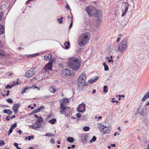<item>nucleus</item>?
Here are the masks:
<instances>
[{
	"label": "nucleus",
	"mask_w": 149,
	"mask_h": 149,
	"mask_svg": "<svg viewBox=\"0 0 149 149\" xmlns=\"http://www.w3.org/2000/svg\"><path fill=\"white\" fill-rule=\"evenodd\" d=\"M6 57V56L4 53V51L0 49V58H3Z\"/></svg>",
	"instance_id": "obj_20"
},
{
	"label": "nucleus",
	"mask_w": 149,
	"mask_h": 149,
	"mask_svg": "<svg viewBox=\"0 0 149 149\" xmlns=\"http://www.w3.org/2000/svg\"><path fill=\"white\" fill-rule=\"evenodd\" d=\"M35 113H34V111H33L32 112L29 113V115H31Z\"/></svg>",
	"instance_id": "obj_57"
},
{
	"label": "nucleus",
	"mask_w": 149,
	"mask_h": 149,
	"mask_svg": "<svg viewBox=\"0 0 149 149\" xmlns=\"http://www.w3.org/2000/svg\"><path fill=\"white\" fill-rule=\"evenodd\" d=\"M10 117L9 116H7L6 118V120L8 121H9L10 120Z\"/></svg>",
	"instance_id": "obj_49"
},
{
	"label": "nucleus",
	"mask_w": 149,
	"mask_h": 149,
	"mask_svg": "<svg viewBox=\"0 0 149 149\" xmlns=\"http://www.w3.org/2000/svg\"><path fill=\"white\" fill-rule=\"evenodd\" d=\"M16 117V116L15 115H13L10 117L11 119H12L13 118H15Z\"/></svg>",
	"instance_id": "obj_59"
},
{
	"label": "nucleus",
	"mask_w": 149,
	"mask_h": 149,
	"mask_svg": "<svg viewBox=\"0 0 149 149\" xmlns=\"http://www.w3.org/2000/svg\"><path fill=\"white\" fill-rule=\"evenodd\" d=\"M90 38V34L86 32L81 34L77 39L78 45L80 47H83L86 45Z\"/></svg>",
	"instance_id": "obj_1"
},
{
	"label": "nucleus",
	"mask_w": 149,
	"mask_h": 149,
	"mask_svg": "<svg viewBox=\"0 0 149 149\" xmlns=\"http://www.w3.org/2000/svg\"><path fill=\"white\" fill-rule=\"evenodd\" d=\"M32 86L33 87V88H38L36 86V85L35 84L33 85Z\"/></svg>",
	"instance_id": "obj_53"
},
{
	"label": "nucleus",
	"mask_w": 149,
	"mask_h": 149,
	"mask_svg": "<svg viewBox=\"0 0 149 149\" xmlns=\"http://www.w3.org/2000/svg\"><path fill=\"white\" fill-rule=\"evenodd\" d=\"M20 105L19 104H15L12 107V109L14 111L15 113H17L18 111V108L20 107Z\"/></svg>",
	"instance_id": "obj_13"
},
{
	"label": "nucleus",
	"mask_w": 149,
	"mask_h": 149,
	"mask_svg": "<svg viewBox=\"0 0 149 149\" xmlns=\"http://www.w3.org/2000/svg\"><path fill=\"white\" fill-rule=\"evenodd\" d=\"M6 16V14H4L3 12H0V19H5Z\"/></svg>",
	"instance_id": "obj_22"
},
{
	"label": "nucleus",
	"mask_w": 149,
	"mask_h": 149,
	"mask_svg": "<svg viewBox=\"0 0 149 149\" xmlns=\"http://www.w3.org/2000/svg\"><path fill=\"white\" fill-rule=\"evenodd\" d=\"M72 22H73V20H72H72H71V23H70V25L69 26V29L71 28L72 27V24H73Z\"/></svg>",
	"instance_id": "obj_44"
},
{
	"label": "nucleus",
	"mask_w": 149,
	"mask_h": 149,
	"mask_svg": "<svg viewBox=\"0 0 149 149\" xmlns=\"http://www.w3.org/2000/svg\"><path fill=\"white\" fill-rule=\"evenodd\" d=\"M41 124L38 123V125H37V127H38V128H41V127H43L41 125Z\"/></svg>",
	"instance_id": "obj_45"
},
{
	"label": "nucleus",
	"mask_w": 149,
	"mask_h": 149,
	"mask_svg": "<svg viewBox=\"0 0 149 149\" xmlns=\"http://www.w3.org/2000/svg\"><path fill=\"white\" fill-rule=\"evenodd\" d=\"M28 88H29L27 87H25L21 92V93L23 94L26 93V91L27 90Z\"/></svg>",
	"instance_id": "obj_36"
},
{
	"label": "nucleus",
	"mask_w": 149,
	"mask_h": 149,
	"mask_svg": "<svg viewBox=\"0 0 149 149\" xmlns=\"http://www.w3.org/2000/svg\"><path fill=\"white\" fill-rule=\"evenodd\" d=\"M85 10L90 17L94 16L95 17L98 18V19L100 18L102 14L100 10H96L95 8L91 6L86 7Z\"/></svg>",
	"instance_id": "obj_2"
},
{
	"label": "nucleus",
	"mask_w": 149,
	"mask_h": 149,
	"mask_svg": "<svg viewBox=\"0 0 149 149\" xmlns=\"http://www.w3.org/2000/svg\"><path fill=\"white\" fill-rule=\"evenodd\" d=\"M65 109H62L61 110H60V112L62 114H65L66 112H65Z\"/></svg>",
	"instance_id": "obj_43"
},
{
	"label": "nucleus",
	"mask_w": 149,
	"mask_h": 149,
	"mask_svg": "<svg viewBox=\"0 0 149 149\" xmlns=\"http://www.w3.org/2000/svg\"><path fill=\"white\" fill-rule=\"evenodd\" d=\"M103 65L104 67V70L105 71H108L109 70L108 66L105 63H103Z\"/></svg>",
	"instance_id": "obj_29"
},
{
	"label": "nucleus",
	"mask_w": 149,
	"mask_h": 149,
	"mask_svg": "<svg viewBox=\"0 0 149 149\" xmlns=\"http://www.w3.org/2000/svg\"><path fill=\"white\" fill-rule=\"evenodd\" d=\"M43 121L42 118L41 116H39L37 120L35 121V124L36 125H38V123L42 124Z\"/></svg>",
	"instance_id": "obj_16"
},
{
	"label": "nucleus",
	"mask_w": 149,
	"mask_h": 149,
	"mask_svg": "<svg viewBox=\"0 0 149 149\" xmlns=\"http://www.w3.org/2000/svg\"><path fill=\"white\" fill-rule=\"evenodd\" d=\"M33 111H34V113H38V110H37V109H35Z\"/></svg>",
	"instance_id": "obj_60"
},
{
	"label": "nucleus",
	"mask_w": 149,
	"mask_h": 149,
	"mask_svg": "<svg viewBox=\"0 0 149 149\" xmlns=\"http://www.w3.org/2000/svg\"><path fill=\"white\" fill-rule=\"evenodd\" d=\"M17 132H18L19 133V134H21V133H22V132L21 130H19L18 131H17Z\"/></svg>",
	"instance_id": "obj_55"
},
{
	"label": "nucleus",
	"mask_w": 149,
	"mask_h": 149,
	"mask_svg": "<svg viewBox=\"0 0 149 149\" xmlns=\"http://www.w3.org/2000/svg\"><path fill=\"white\" fill-rule=\"evenodd\" d=\"M52 54H47L44 57V59L47 61H49L50 59H52Z\"/></svg>",
	"instance_id": "obj_17"
},
{
	"label": "nucleus",
	"mask_w": 149,
	"mask_h": 149,
	"mask_svg": "<svg viewBox=\"0 0 149 149\" xmlns=\"http://www.w3.org/2000/svg\"><path fill=\"white\" fill-rule=\"evenodd\" d=\"M7 102L10 103H12L13 102V100L9 98L7 100Z\"/></svg>",
	"instance_id": "obj_38"
},
{
	"label": "nucleus",
	"mask_w": 149,
	"mask_h": 149,
	"mask_svg": "<svg viewBox=\"0 0 149 149\" xmlns=\"http://www.w3.org/2000/svg\"><path fill=\"white\" fill-rule=\"evenodd\" d=\"M80 61L78 58H70L68 62L70 67L74 70H78L80 66Z\"/></svg>",
	"instance_id": "obj_3"
},
{
	"label": "nucleus",
	"mask_w": 149,
	"mask_h": 149,
	"mask_svg": "<svg viewBox=\"0 0 149 149\" xmlns=\"http://www.w3.org/2000/svg\"><path fill=\"white\" fill-rule=\"evenodd\" d=\"M65 8L67 10H69V9L70 8V6L68 4L66 5L65 6Z\"/></svg>",
	"instance_id": "obj_48"
},
{
	"label": "nucleus",
	"mask_w": 149,
	"mask_h": 149,
	"mask_svg": "<svg viewBox=\"0 0 149 149\" xmlns=\"http://www.w3.org/2000/svg\"><path fill=\"white\" fill-rule=\"evenodd\" d=\"M28 107L29 108H31V109H34V107H31V106H30V105H29V106H28Z\"/></svg>",
	"instance_id": "obj_54"
},
{
	"label": "nucleus",
	"mask_w": 149,
	"mask_h": 149,
	"mask_svg": "<svg viewBox=\"0 0 149 149\" xmlns=\"http://www.w3.org/2000/svg\"><path fill=\"white\" fill-rule=\"evenodd\" d=\"M34 116L37 119H38L39 118V116H38L36 114H35L34 115Z\"/></svg>",
	"instance_id": "obj_64"
},
{
	"label": "nucleus",
	"mask_w": 149,
	"mask_h": 149,
	"mask_svg": "<svg viewBox=\"0 0 149 149\" xmlns=\"http://www.w3.org/2000/svg\"><path fill=\"white\" fill-rule=\"evenodd\" d=\"M98 76H95L93 78L90 79L88 81V82L89 84H93L98 79Z\"/></svg>",
	"instance_id": "obj_15"
},
{
	"label": "nucleus",
	"mask_w": 149,
	"mask_h": 149,
	"mask_svg": "<svg viewBox=\"0 0 149 149\" xmlns=\"http://www.w3.org/2000/svg\"><path fill=\"white\" fill-rule=\"evenodd\" d=\"M127 41L125 38L123 39L120 43L118 50L120 52H122L125 51L127 48Z\"/></svg>",
	"instance_id": "obj_5"
},
{
	"label": "nucleus",
	"mask_w": 149,
	"mask_h": 149,
	"mask_svg": "<svg viewBox=\"0 0 149 149\" xmlns=\"http://www.w3.org/2000/svg\"><path fill=\"white\" fill-rule=\"evenodd\" d=\"M120 40V38H118L116 40V41L117 42H118Z\"/></svg>",
	"instance_id": "obj_62"
},
{
	"label": "nucleus",
	"mask_w": 149,
	"mask_h": 149,
	"mask_svg": "<svg viewBox=\"0 0 149 149\" xmlns=\"http://www.w3.org/2000/svg\"><path fill=\"white\" fill-rule=\"evenodd\" d=\"M14 145L16 147V148H17V147H18V144L17 143H15L14 144Z\"/></svg>",
	"instance_id": "obj_50"
},
{
	"label": "nucleus",
	"mask_w": 149,
	"mask_h": 149,
	"mask_svg": "<svg viewBox=\"0 0 149 149\" xmlns=\"http://www.w3.org/2000/svg\"><path fill=\"white\" fill-rule=\"evenodd\" d=\"M15 81H13V84H13H11V85H7L6 86L5 88L7 89H10L11 88H12L15 85Z\"/></svg>",
	"instance_id": "obj_27"
},
{
	"label": "nucleus",
	"mask_w": 149,
	"mask_h": 149,
	"mask_svg": "<svg viewBox=\"0 0 149 149\" xmlns=\"http://www.w3.org/2000/svg\"><path fill=\"white\" fill-rule=\"evenodd\" d=\"M113 59H108V62L110 63L111 62L113 63Z\"/></svg>",
	"instance_id": "obj_51"
},
{
	"label": "nucleus",
	"mask_w": 149,
	"mask_h": 149,
	"mask_svg": "<svg viewBox=\"0 0 149 149\" xmlns=\"http://www.w3.org/2000/svg\"><path fill=\"white\" fill-rule=\"evenodd\" d=\"M13 129L11 128H10V129L9 130V132H8V136H9L10 135V134L13 131Z\"/></svg>",
	"instance_id": "obj_42"
},
{
	"label": "nucleus",
	"mask_w": 149,
	"mask_h": 149,
	"mask_svg": "<svg viewBox=\"0 0 149 149\" xmlns=\"http://www.w3.org/2000/svg\"><path fill=\"white\" fill-rule=\"evenodd\" d=\"M86 79V75L85 73L84 72L82 73L79 77L77 85L78 89L79 91H81L84 89Z\"/></svg>",
	"instance_id": "obj_4"
},
{
	"label": "nucleus",
	"mask_w": 149,
	"mask_h": 149,
	"mask_svg": "<svg viewBox=\"0 0 149 149\" xmlns=\"http://www.w3.org/2000/svg\"><path fill=\"white\" fill-rule=\"evenodd\" d=\"M5 144V142L3 140H0V146H3Z\"/></svg>",
	"instance_id": "obj_40"
},
{
	"label": "nucleus",
	"mask_w": 149,
	"mask_h": 149,
	"mask_svg": "<svg viewBox=\"0 0 149 149\" xmlns=\"http://www.w3.org/2000/svg\"><path fill=\"white\" fill-rule=\"evenodd\" d=\"M34 126L33 125H30L29 126V127L30 128L32 127L33 129H34Z\"/></svg>",
	"instance_id": "obj_63"
},
{
	"label": "nucleus",
	"mask_w": 149,
	"mask_h": 149,
	"mask_svg": "<svg viewBox=\"0 0 149 149\" xmlns=\"http://www.w3.org/2000/svg\"><path fill=\"white\" fill-rule=\"evenodd\" d=\"M82 137L83 138L82 139V141L84 144L86 143H87V141L88 140V136H87L85 134H83L82 136Z\"/></svg>",
	"instance_id": "obj_18"
},
{
	"label": "nucleus",
	"mask_w": 149,
	"mask_h": 149,
	"mask_svg": "<svg viewBox=\"0 0 149 149\" xmlns=\"http://www.w3.org/2000/svg\"><path fill=\"white\" fill-rule=\"evenodd\" d=\"M50 142L51 143L53 144H54L55 142L54 140V139H52L50 141Z\"/></svg>",
	"instance_id": "obj_46"
},
{
	"label": "nucleus",
	"mask_w": 149,
	"mask_h": 149,
	"mask_svg": "<svg viewBox=\"0 0 149 149\" xmlns=\"http://www.w3.org/2000/svg\"><path fill=\"white\" fill-rule=\"evenodd\" d=\"M53 62V60H51L49 62L47 63L45 66V70L47 71L48 70H51L52 68V63Z\"/></svg>",
	"instance_id": "obj_9"
},
{
	"label": "nucleus",
	"mask_w": 149,
	"mask_h": 149,
	"mask_svg": "<svg viewBox=\"0 0 149 149\" xmlns=\"http://www.w3.org/2000/svg\"><path fill=\"white\" fill-rule=\"evenodd\" d=\"M17 127V123H15L13 124L11 126L10 128L13 129H14Z\"/></svg>",
	"instance_id": "obj_37"
},
{
	"label": "nucleus",
	"mask_w": 149,
	"mask_h": 149,
	"mask_svg": "<svg viewBox=\"0 0 149 149\" xmlns=\"http://www.w3.org/2000/svg\"><path fill=\"white\" fill-rule=\"evenodd\" d=\"M56 121V119L54 118L49 120L48 122L52 124H54L55 123Z\"/></svg>",
	"instance_id": "obj_24"
},
{
	"label": "nucleus",
	"mask_w": 149,
	"mask_h": 149,
	"mask_svg": "<svg viewBox=\"0 0 149 149\" xmlns=\"http://www.w3.org/2000/svg\"><path fill=\"white\" fill-rule=\"evenodd\" d=\"M96 140V138L95 136L93 137L92 139L89 141L90 143H91L95 141Z\"/></svg>",
	"instance_id": "obj_30"
},
{
	"label": "nucleus",
	"mask_w": 149,
	"mask_h": 149,
	"mask_svg": "<svg viewBox=\"0 0 149 149\" xmlns=\"http://www.w3.org/2000/svg\"><path fill=\"white\" fill-rule=\"evenodd\" d=\"M39 55L38 53H36L30 55V57H34L37 56Z\"/></svg>",
	"instance_id": "obj_41"
},
{
	"label": "nucleus",
	"mask_w": 149,
	"mask_h": 149,
	"mask_svg": "<svg viewBox=\"0 0 149 149\" xmlns=\"http://www.w3.org/2000/svg\"><path fill=\"white\" fill-rule=\"evenodd\" d=\"M146 102V105H147V106L149 105V101H147Z\"/></svg>",
	"instance_id": "obj_58"
},
{
	"label": "nucleus",
	"mask_w": 149,
	"mask_h": 149,
	"mask_svg": "<svg viewBox=\"0 0 149 149\" xmlns=\"http://www.w3.org/2000/svg\"><path fill=\"white\" fill-rule=\"evenodd\" d=\"M120 3H122V10L123 12L121 16H123L125 15V14L127 12L128 8L129 6L128 3L124 1L123 2V1L120 0L119 1Z\"/></svg>",
	"instance_id": "obj_6"
},
{
	"label": "nucleus",
	"mask_w": 149,
	"mask_h": 149,
	"mask_svg": "<svg viewBox=\"0 0 149 149\" xmlns=\"http://www.w3.org/2000/svg\"><path fill=\"white\" fill-rule=\"evenodd\" d=\"M46 136H54L55 135L53 134L50 133H47L46 134Z\"/></svg>",
	"instance_id": "obj_32"
},
{
	"label": "nucleus",
	"mask_w": 149,
	"mask_h": 149,
	"mask_svg": "<svg viewBox=\"0 0 149 149\" xmlns=\"http://www.w3.org/2000/svg\"><path fill=\"white\" fill-rule=\"evenodd\" d=\"M49 91L52 93H54L56 91L54 88L52 86L50 87L49 88Z\"/></svg>",
	"instance_id": "obj_28"
},
{
	"label": "nucleus",
	"mask_w": 149,
	"mask_h": 149,
	"mask_svg": "<svg viewBox=\"0 0 149 149\" xmlns=\"http://www.w3.org/2000/svg\"><path fill=\"white\" fill-rule=\"evenodd\" d=\"M111 130L109 127L105 126L103 125V134H108L110 132Z\"/></svg>",
	"instance_id": "obj_14"
},
{
	"label": "nucleus",
	"mask_w": 149,
	"mask_h": 149,
	"mask_svg": "<svg viewBox=\"0 0 149 149\" xmlns=\"http://www.w3.org/2000/svg\"><path fill=\"white\" fill-rule=\"evenodd\" d=\"M45 108V107L43 106H40L38 107L37 109L38 111V112L43 110Z\"/></svg>",
	"instance_id": "obj_26"
},
{
	"label": "nucleus",
	"mask_w": 149,
	"mask_h": 149,
	"mask_svg": "<svg viewBox=\"0 0 149 149\" xmlns=\"http://www.w3.org/2000/svg\"><path fill=\"white\" fill-rule=\"evenodd\" d=\"M62 74L65 76H69L71 73L70 70L67 68L63 69L61 71Z\"/></svg>",
	"instance_id": "obj_12"
},
{
	"label": "nucleus",
	"mask_w": 149,
	"mask_h": 149,
	"mask_svg": "<svg viewBox=\"0 0 149 149\" xmlns=\"http://www.w3.org/2000/svg\"><path fill=\"white\" fill-rule=\"evenodd\" d=\"M67 141L70 143H72L74 141V139L73 137H69L67 138Z\"/></svg>",
	"instance_id": "obj_25"
},
{
	"label": "nucleus",
	"mask_w": 149,
	"mask_h": 149,
	"mask_svg": "<svg viewBox=\"0 0 149 149\" xmlns=\"http://www.w3.org/2000/svg\"><path fill=\"white\" fill-rule=\"evenodd\" d=\"M38 127H37L36 126H34L33 129L35 130H38Z\"/></svg>",
	"instance_id": "obj_56"
},
{
	"label": "nucleus",
	"mask_w": 149,
	"mask_h": 149,
	"mask_svg": "<svg viewBox=\"0 0 149 149\" xmlns=\"http://www.w3.org/2000/svg\"><path fill=\"white\" fill-rule=\"evenodd\" d=\"M12 111L10 109H5L3 111V113H7L8 115H10L12 113Z\"/></svg>",
	"instance_id": "obj_21"
},
{
	"label": "nucleus",
	"mask_w": 149,
	"mask_h": 149,
	"mask_svg": "<svg viewBox=\"0 0 149 149\" xmlns=\"http://www.w3.org/2000/svg\"><path fill=\"white\" fill-rule=\"evenodd\" d=\"M103 89V92L105 93H107L108 92V90L107 89V87L106 86H104Z\"/></svg>",
	"instance_id": "obj_35"
},
{
	"label": "nucleus",
	"mask_w": 149,
	"mask_h": 149,
	"mask_svg": "<svg viewBox=\"0 0 149 149\" xmlns=\"http://www.w3.org/2000/svg\"><path fill=\"white\" fill-rule=\"evenodd\" d=\"M112 147H114L116 146V145L114 144H111L110 145Z\"/></svg>",
	"instance_id": "obj_61"
},
{
	"label": "nucleus",
	"mask_w": 149,
	"mask_h": 149,
	"mask_svg": "<svg viewBox=\"0 0 149 149\" xmlns=\"http://www.w3.org/2000/svg\"><path fill=\"white\" fill-rule=\"evenodd\" d=\"M119 19L118 20V23L120 27L124 26L127 24L128 19Z\"/></svg>",
	"instance_id": "obj_10"
},
{
	"label": "nucleus",
	"mask_w": 149,
	"mask_h": 149,
	"mask_svg": "<svg viewBox=\"0 0 149 149\" xmlns=\"http://www.w3.org/2000/svg\"><path fill=\"white\" fill-rule=\"evenodd\" d=\"M5 28L3 25L0 24V35H1L4 33Z\"/></svg>",
	"instance_id": "obj_19"
},
{
	"label": "nucleus",
	"mask_w": 149,
	"mask_h": 149,
	"mask_svg": "<svg viewBox=\"0 0 149 149\" xmlns=\"http://www.w3.org/2000/svg\"><path fill=\"white\" fill-rule=\"evenodd\" d=\"M102 125L101 123L99 124L97 126L98 129L101 131H102Z\"/></svg>",
	"instance_id": "obj_33"
},
{
	"label": "nucleus",
	"mask_w": 149,
	"mask_h": 149,
	"mask_svg": "<svg viewBox=\"0 0 149 149\" xmlns=\"http://www.w3.org/2000/svg\"><path fill=\"white\" fill-rule=\"evenodd\" d=\"M34 70V69L32 68L30 70H28L26 72L25 76L27 77H29L32 76L35 74Z\"/></svg>",
	"instance_id": "obj_8"
},
{
	"label": "nucleus",
	"mask_w": 149,
	"mask_h": 149,
	"mask_svg": "<svg viewBox=\"0 0 149 149\" xmlns=\"http://www.w3.org/2000/svg\"><path fill=\"white\" fill-rule=\"evenodd\" d=\"M85 104L83 103L79 105L77 107V110L79 112L83 113L85 109Z\"/></svg>",
	"instance_id": "obj_11"
},
{
	"label": "nucleus",
	"mask_w": 149,
	"mask_h": 149,
	"mask_svg": "<svg viewBox=\"0 0 149 149\" xmlns=\"http://www.w3.org/2000/svg\"><path fill=\"white\" fill-rule=\"evenodd\" d=\"M76 115L77 117L78 118H80L81 117V114L80 113H77Z\"/></svg>",
	"instance_id": "obj_47"
},
{
	"label": "nucleus",
	"mask_w": 149,
	"mask_h": 149,
	"mask_svg": "<svg viewBox=\"0 0 149 149\" xmlns=\"http://www.w3.org/2000/svg\"><path fill=\"white\" fill-rule=\"evenodd\" d=\"M137 111L141 116H145L147 114V109L146 105H141L138 108Z\"/></svg>",
	"instance_id": "obj_7"
},
{
	"label": "nucleus",
	"mask_w": 149,
	"mask_h": 149,
	"mask_svg": "<svg viewBox=\"0 0 149 149\" xmlns=\"http://www.w3.org/2000/svg\"><path fill=\"white\" fill-rule=\"evenodd\" d=\"M62 19H58V22L59 23H62L63 22Z\"/></svg>",
	"instance_id": "obj_52"
},
{
	"label": "nucleus",
	"mask_w": 149,
	"mask_h": 149,
	"mask_svg": "<svg viewBox=\"0 0 149 149\" xmlns=\"http://www.w3.org/2000/svg\"><path fill=\"white\" fill-rule=\"evenodd\" d=\"M63 102L64 103H67L68 102V99L66 98H64L63 99Z\"/></svg>",
	"instance_id": "obj_39"
},
{
	"label": "nucleus",
	"mask_w": 149,
	"mask_h": 149,
	"mask_svg": "<svg viewBox=\"0 0 149 149\" xmlns=\"http://www.w3.org/2000/svg\"><path fill=\"white\" fill-rule=\"evenodd\" d=\"M60 107L62 109H65L66 107L63 103H61L60 104Z\"/></svg>",
	"instance_id": "obj_31"
},
{
	"label": "nucleus",
	"mask_w": 149,
	"mask_h": 149,
	"mask_svg": "<svg viewBox=\"0 0 149 149\" xmlns=\"http://www.w3.org/2000/svg\"><path fill=\"white\" fill-rule=\"evenodd\" d=\"M65 49H68L70 48V44L68 41H66L64 44Z\"/></svg>",
	"instance_id": "obj_23"
},
{
	"label": "nucleus",
	"mask_w": 149,
	"mask_h": 149,
	"mask_svg": "<svg viewBox=\"0 0 149 149\" xmlns=\"http://www.w3.org/2000/svg\"><path fill=\"white\" fill-rule=\"evenodd\" d=\"M83 130L85 131H88L89 130L90 128L88 127L85 126L83 128Z\"/></svg>",
	"instance_id": "obj_34"
}]
</instances>
